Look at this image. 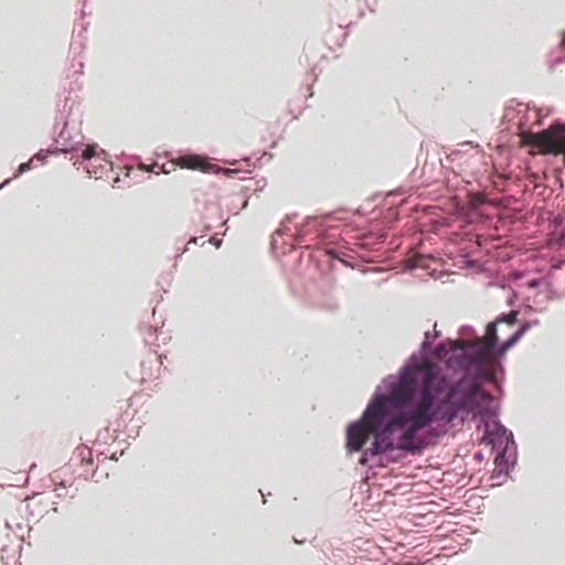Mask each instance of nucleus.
<instances>
[{
	"label": "nucleus",
	"mask_w": 565,
	"mask_h": 565,
	"mask_svg": "<svg viewBox=\"0 0 565 565\" xmlns=\"http://www.w3.org/2000/svg\"><path fill=\"white\" fill-rule=\"evenodd\" d=\"M462 334L463 335H470V334H473V331H472V329L470 327H465L462 329Z\"/></svg>",
	"instance_id": "nucleus-12"
},
{
	"label": "nucleus",
	"mask_w": 565,
	"mask_h": 565,
	"mask_svg": "<svg viewBox=\"0 0 565 565\" xmlns=\"http://www.w3.org/2000/svg\"><path fill=\"white\" fill-rule=\"evenodd\" d=\"M497 323L488 324L484 338L450 341L452 352L445 360V369L422 363L418 354H412L397 376L383 379L361 418L347 428L350 452L361 450L374 436L361 465L392 450L420 454L457 419L484 415L493 398L482 391V384L497 383L503 371L501 358L539 321L523 323L498 348Z\"/></svg>",
	"instance_id": "nucleus-1"
},
{
	"label": "nucleus",
	"mask_w": 565,
	"mask_h": 565,
	"mask_svg": "<svg viewBox=\"0 0 565 565\" xmlns=\"http://www.w3.org/2000/svg\"><path fill=\"white\" fill-rule=\"evenodd\" d=\"M46 158V153L44 151H40L38 152L32 159H36V160H40V161H44Z\"/></svg>",
	"instance_id": "nucleus-11"
},
{
	"label": "nucleus",
	"mask_w": 565,
	"mask_h": 565,
	"mask_svg": "<svg viewBox=\"0 0 565 565\" xmlns=\"http://www.w3.org/2000/svg\"><path fill=\"white\" fill-rule=\"evenodd\" d=\"M178 164L186 169H199L204 172L218 171L214 164L206 162L202 157L196 154L182 156L178 159Z\"/></svg>",
	"instance_id": "nucleus-5"
},
{
	"label": "nucleus",
	"mask_w": 565,
	"mask_h": 565,
	"mask_svg": "<svg viewBox=\"0 0 565 565\" xmlns=\"http://www.w3.org/2000/svg\"><path fill=\"white\" fill-rule=\"evenodd\" d=\"M235 172H236V171H234V170H226V171H225V173H226V174H231V173H235Z\"/></svg>",
	"instance_id": "nucleus-17"
},
{
	"label": "nucleus",
	"mask_w": 565,
	"mask_h": 565,
	"mask_svg": "<svg viewBox=\"0 0 565 565\" xmlns=\"http://www.w3.org/2000/svg\"><path fill=\"white\" fill-rule=\"evenodd\" d=\"M54 142L56 151L63 153L72 152L83 145V136L75 122H65Z\"/></svg>",
	"instance_id": "nucleus-4"
},
{
	"label": "nucleus",
	"mask_w": 565,
	"mask_h": 565,
	"mask_svg": "<svg viewBox=\"0 0 565 565\" xmlns=\"http://www.w3.org/2000/svg\"><path fill=\"white\" fill-rule=\"evenodd\" d=\"M481 457H482V456H481V454H477V455H476V458H477V459H481Z\"/></svg>",
	"instance_id": "nucleus-19"
},
{
	"label": "nucleus",
	"mask_w": 565,
	"mask_h": 565,
	"mask_svg": "<svg viewBox=\"0 0 565 565\" xmlns=\"http://www.w3.org/2000/svg\"><path fill=\"white\" fill-rule=\"evenodd\" d=\"M33 159L29 160L28 162H23L19 166L17 173L13 178H18L19 175L23 174L24 172L29 171L32 168Z\"/></svg>",
	"instance_id": "nucleus-9"
},
{
	"label": "nucleus",
	"mask_w": 565,
	"mask_h": 565,
	"mask_svg": "<svg viewBox=\"0 0 565 565\" xmlns=\"http://www.w3.org/2000/svg\"><path fill=\"white\" fill-rule=\"evenodd\" d=\"M539 284H540V280H539V279H533V280L529 281V284H527V285H529V287H531V288H535V287H537V286H539Z\"/></svg>",
	"instance_id": "nucleus-13"
},
{
	"label": "nucleus",
	"mask_w": 565,
	"mask_h": 565,
	"mask_svg": "<svg viewBox=\"0 0 565 565\" xmlns=\"http://www.w3.org/2000/svg\"><path fill=\"white\" fill-rule=\"evenodd\" d=\"M247 204H248L247 199H244V200L242 201V209H245V207L247 206Z\"/></svg>",
	"instance_id": "nucleus-14"
},
{
	"label": "nucleus",
	"mask_w": 565,
	"mask_h": 565,
	"mask_svg": "<svg viewBox=\"0 0 565 565\" xmlns=\"http://www.w3.org/2000/svg\"><path fill=\"white\" fill-rule=\"evenodd\" d=\"M18 553L17 548L3 547L1 558L4 565H15V556Z\"/></svg>",
	"instance_id": "nucleus-7"
},
{
	"label": "nucleus",
	"mask_w": 565,
	"mask_h": 565,
	"mask_svg": "<svg viewBox=\"0 0 565 565\" xmlns=\"http://www.w3.org/2000/svg\"><path fill=\"white\" fill-rule=\"evenodd\" d=\"M439 335H440V333L436 330V326L434 327V334L433 335L428 331L425 332V337H424V340H423L422 345H420V352L417 353L419 355V358H420L422 363H430L429 361L424 360L423 355L427 353V350H428V348L430 345L431 340L438 338Z\"/></svg>",
	"instance_id": "nucleus-6"
},
{
	"label": "nucleus",
	"mask_w": 565,
	"mask_h": 565,
	"mask_svg": "<svg viewBox=\"0 0 565 565\" xmlns=\"http://www.w3.org/2000/svg\"><path fill=\"white\" fill-rule=\"evenodd\" d=\"M84 161H88V164L84 167L86 172L96 179L100 178L111 167L106 151L103 149L98 150L96 143L85 146L82 150L81 160H75L74 164L82 166Z\"/></svg>",
	"instance_id": "nucleus-3"
},
{
	"label": "nucleus",
	"mask_w": 565,
	"mask_h": 565,
	"mask_svg": "<svg viewBox=\"0 0 565 565\" xmlns=\"http://www.w3.org/2000/svg\"><path fill=\"white\" fill-rule=\"evenodd\" d=\"M211 242H213V244H214L216 247H218V246H220V244H221V241H215L214 238H213V239H211Z\"/></svg>",
	"instance_id": "nucleus-15"
},
{
	"label": "nucleus",
	"mask_w": 565,
	"mask_h": 565,
	"mask_svg": "<svg viewBox=\"0 0 565 565\" xmlns=\"http://www.w3.org/2000/svg\"><path fill=\"white\" fill-rule=\"evenodd\" d=\"M515 313L511 312L509 315H504L497 319V322H507L508 324H514L515 322Z\"/></svg>",
	"instance_id": "nucleus-10"
},
{
	"label": "nucleus",
	"mask_w": 565,
	"mask_h": 565,
	"mask_svg": "<svg viewBox=\"0 0 565 565\" xmlns=\"http://www.w3.org/2000/svg\"><path fill=\"white\" fill-rule=\"evenodd\" d=\"M483 439L495 451L494 462L499 473H508L516 460V445L513 435L497 418L486 422Z\"/></svg>",
	"instance_id": "nucleus-2"
},
{
	"label": "nucleus",
	"mask_w": 565,
	"mask_h": 565,
	"mask_svg": "<svg viewBox=\"0 0 565 565\" xmlns=\"http://www.w3.org/2000/svg\"><path fill=\"white\" fill-rule=\"evenodd\" d=\"M562 45L565 46V32L563 34Z\"/></svg>",
	"instance_id": "nucleus-18"
},
{
	"label": "nucleus",
	"mask_w": 565,
	"mask_h": 565,
	"mask_svg": "<svg viewBox=\"0 0 565 565\" xmlns=\"http://www.w3.org/2000/svg\"><path fill=\"white\" fill-rule=\"evenodd\" d=\"M10 181H11V179H7L3 183H1V184H0V189H1L2 186H4L6 184H8Z\"/></svg>",
	"instance_id": "nucleus-16"
},
{
	"label": "nucleus",
	"mask_w": 565,
	"mask_h": 565,
	"mask_svg": "<svg viewBox=\"0 0 565 565\" xmlns=\"http://www.w3.org/2000/svg\"><path fill=\"white\" fill-rule=\"evenodd\" d=\"M450 341L451 340H448L446 343H439L435 347L434 351H433V355L435 358H439L441 355V353L446 350L449 351V355L451 354V345H450Z\"/></svg>",
	"instance_id": "nucleus-8"
}]
</instances>
